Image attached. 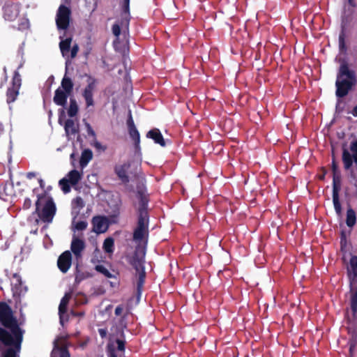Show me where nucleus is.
<instances>
[{
	"mask_svg": "<svg viewBox=\"0 0 357 357\" xmlns=\"http://www.w3.org/2000/svg\"><path fill=\"white\" fill-rule=\"evenodd\" d=\"M34 176H35L34 173H32V172L29 173V174H27V176H28L29 178H32V177H33Z\"/></svg>",
	"mask_w": 357,
	"mask_h": 357,
	"instance_id": "09e8293b",
	"label": "nucleus"
},
{
	"mask_svg": "<svg viewBox=\"0 0 357 357\" xmlns=\"http://www.w3.org/2000/svg\"><path fill=\"white\" fill-rule=\"evenodd\" d=\"M19 6L15 3H8L3 8V16L6 20L13 21L18 16Z\"/></svg>",
	"mask_w": 357,
	"mask_h": 357,
	"instance_id": "dca6fc26",
	"label": "nucleus"
},
{
	"mask_svg": "<svg viewBox=\"0 0 357 357\" xmlns=\"http://www.w3.org/2000/svg\"><path fill=\"white\" fill-rule=\"evenodd\" d=\"M351 303L357 304V291L351 289Z\"/></svg>",
	"mask_w": 357,
	"mask_h": 357,
	"instance_id": "58836bf2",
	"label": "nucleus"
},
{
	"mask_svg": "<svg viewBox=\"0 0 357 357\" xmlns=\"http://www.w3.org/2000/svg\"><path fill=\"white\" fill-rule=\"evenodd\" d=\"M19 94V89L15 88H10L7 91V102L10 103L13 102Z\"/></svg>",
	"mask_w": 357,
	"mask_h": 357,
	"instance_id": "7c9ffc66",
	"label": "nucleus"
},
{
	"mask_svg": "<svg viewBox=\"0 0 357 357\" xmlns=\"http://www.w3.org/2000/svg\"><path fill=\"white\" fill-rule=\"evenodd\" d=\"M2 130L1 125L0 124V130Z\"/></svg>",
	"mask_w": 357,
	"mask_h": 357,
	"instance_id": "6e6d98bb",
	"label": "nucleus"
},
{
	"mask_svg": "<svg viewBox=\"0 0 357 357\" xmlns=\"http://www.w3.org/2000/svg\"><path fill=\"white\" fill-rule=\"evenodd\" d=\"M349 264L347 265V272L349 277L354 280L357 278V256L350 255L347 259Z\"/></svg>",
	"mask_w": 357,
	"mask_h": 357,
	"instance_id": "412c9836",
	"label": "nucleus"
},
{
	"mask_svg": "<svg viewBox=\"0 0 357 357\" xmlns=\"http://www.w3.org/2000/svg\"><path fill=\"white\" fill-rule=\"evenodd\" d=\"M96 90V81L89 77L87 81V85L83 89L82 96L85 101L86 106L87 107L93 106L94 104L93 95Z\"/></svg>",
	"mask_w": 357,
	"mask_h": 357,
	"instance_id": "ddd939ff",
	"label": "nucleus"
},
{
	"mask_svg": "<svg viewBox=\"0 0 357 357\" xmlns=\"http://www.w3.org/2000/svg\"><path fill=\"white\" fill-rule=\"evenodd\" d=\"M73 89V83L71 79L64 76L62 79L61 86L55 91L53 98L54 102L59 106L65 107L67 105V100L71 94Z\"/></svg>",
	"mask_w": 357,
	"mask_h": 357,
	"instance_id": "423d86ee",
	"label": "nucleus"
},
{
	"mask_svg": "<svg viewBox=\"0 0 357 357\" xmlns=\"http://www.w3.org/2000/svg\"><path fill=\"white\" fill-rule=\"evenodd\" d=\"M137 198L139 199L137 206L139 218L137 227L134 232V239L135 241H142L148 234V214L146 211L148 200L146 197L142 194H139Z\"/></svg>",
	"mask_w": 357,
	"mask_h": 357,
	"instance_id": "20e7f679",
	"label": "nucleus"
},
{
	"mask_svg": "<svg viewBox=\"0 0 357 357\" xmlns=\"http://www.w3.org/2000/svg\"><path fill=\"white\" fill-rule=\"evenodd\" d=\"M354 112H357V105L354 107Z\"/></svg>",
	"mask_w": 357,
	"mask_h": 357,
	"instance_id": "603ef678",
	"label": "nucleus"
},
{
	"mask_svg": "<svg viewBox=\"0 0 357 357\" xmlns=\"http://www.w3.org/2000/svg\"><path fill=\"white\" fill-rule=\"evenodd\" d=\"M85 126L86 128V131L89 136L92 137L91 139V145H93L96 149L100 151H105L106 147L102 146L100 142H98L96 137V133L87 122H85Z\"/></svg>",
	"mask_w": 357,
	"mask_h": 357,
	"instance_id": "b1692460",
	"label": "nucleus"
},
{
	"mask_svg": "<svg viewBox=\"0 0 357 357\" xmlns=\"http://www.w3.org/2000/svg\"><path fill=\"white\" fill-rule=\"evenodd\" d=\"M71 253L70 251H65L58 259L57 264L59 268L66 273L70 268L71 265Z\"/></svg>",
	"mask_w": 357,
	"mask_h": 357,
	"instance_id": "f3484780",
	"label": "nucleus"
},
{
	"mask_svg": "<svg viewBox=\"0 0 357 357\" xmlns=\"http://www.w3.org/2000/svg\"><path fill=\"white\" fill-rule=\"evenodd\" d=\"M21 82H22L21 76L17 71H15L14 73L13 77L12 88L20 89V88L21 86Z\"/></svg>",
	"mask_w": 357,
	"mask_h": 357,
	"instance_id": "473e14b6",
	"label": "nucleus"
},
{
	"mask_svg": "<svg viewBox=\"0 0 357 357\" xmlns=\"http://www.w3.org/2000/svg\"><path fill=\"white\" fill-rule=\"evenodd\" d=\"M93 231L97 234L104 233L108 228L107 220L102 217H96L93 220Z\"/></svg>",
	"mask_w": 357,
	"mask_h": 357,
	"instance_id": "aec40b11",
	"label": "nucleus"
},
{
	"mask_svg": "<svg viewBox=\"0 0 357 357\" xmlns=\"http://www.w3.org/2000/svg\"><path fill=\"white\" fill-rule=\"evenodd\" d=\"M125 350V338L122 327L112 326L109 332L108 357H122Z\"/></svg>",
	"mask_w": 357,
	"mask_h": 357,
	"instance_id": "7ed1b4c3",
	"label": "nucleus"
},
{
	"mask_svg": "<svg viewBox=\"0 0 357 357\" xmlns=\"http://www.w3.org/2000/svg\"><path fill=\"white\" fill-rule=\"evenodd\" d=\"M83 172L76 169L71 170L68 174L59 181V185L64 193L70 190V185H75L82 179Z\"/></svg>",
	"mask_w": 357,
	"mask_h": 357,
	"instance_id": "9d476101",
	"label": "nucleus"
},
{
	"mask_svg": "<svg viewBox=\"0 0 357 357\" xmlns=\"http://www.w3.org/2000/svg\"><path fill=\"white\" fill-rule=\"evenodd\" d=\"M71 297L70 293H66L64 296L62 298L61 303L59 306V314L60 317V323L61 325H63L66 321L68 320V315L66 314V308L69 300Z\"/></svg>",
	"mask_w": 357,
	"mask_h": 357,
	"instance_id": "2eb2a0df",
	"label": "nucleus"
},
{
	"mask_svg": "<svg viewBox=\"0 0 357 357\" xmlns=\"http://www.w3.org/2000/svg\"><path fill=\"white\" fill-rule=\"evenodd\" d=\"M93 158V153L90 149H84L81 155L79 160L80 167L83 169L91 160Z\"/></svg>",
	"mask_w": 357,
	"mask_h": 357,
	"instance_id": "a878e982",
	"label": "nucleus"
},
{
	"mask_svg": "<svg viewBox=\"0 0 357 357\" xmlns=\"http://www.w3.org/2000/svg\"><path fill=\"white\" fill-rule=\"evenodd\" d=\"M351 309L354 314L356 313L357 311V304L351 303Z\"/></svg>",
	"mask_w": 357,
	"mask_h": 357,
	"instance_id": "c03bdc74",
	"label": "nucleus"
},
{
	"mask_svg": "<svg viewBox=\"0 0 357 357\" xmlns=\"http://www.w3.org/2000/svg\"><path fill=\"white\" fill-rule=\"evenodd\" d=\"M333 168L334 173H335L337 167L334 162L333 163Z\"/></svg>",
	"mask_w": 357,
	"mask_h": 357,
	"instance_id": "8fccbe9b",
	"label": "nucleus"
},
{
	"mask_svg": "<svg viewBox=\"0 0 357 357\" xmlns=\"http://www.w3.org/2000/svg\"><path fill=\"white\" fill-rule=\"evenodd\" d=\"M69 0H65L66 2H68Z\"/></svg>",
	"mask_w": 357,
	"mask_h": 357,
	"instance_id": "4d7b16f0",
	"label": "nucleus"
},
{
	"mask_svg": "<svg viewBox=\"0 0 357 357\" xmlns=\"http://www.w3.org/2000/svg\"><path fill=\"white\" fill-rule=\"evenodd\" d=\"M51 357H70L63 338H59L54 341Z\"/></svg>",
	"mask_w": 357,
	"mask_h": 357,
	"instance_id": "4468645a",
	"label": "nucleus"
},
{
	"mask_svg": "<svg viewBox=\"0 0 357 357\" xmlns=\"http://www.w3.org/2000/svg\"><path fill=\"white\" fill-rule=\"evenodd\" d=\"M144 256V249L143 248H138L135 251V256L130 259V264L135 267L139 274L138 289L142 287L145 277L143 267Z\"/></svg>",
	"mask_w": 357,
	"mask_h": 357,
	"instance_id": "6e6552de",
	"label": "nucleus"
},
{
	"mask_svg": "<svg viewBox=\"0 0 357 357\" xmlns=\"http://www.w3.org/2000/svg\"><path fill=\"white\" fill-rule=\"evenodd\" d=\"M29 27V22L27 19H22L21 23L19 24V29L21 30L27 29Z\"/></svg>",
	"mask_w": 357,
	"mask_h": 357,
	"instance_id": "4c0bfd02",
	"label": "nucleus"
},
{
	"mask_svg": "<svg viewBox=\"0 0 357 357\" xmlns=\"http://www.w3.org/2000/svg\"><path fill=\"white\" fill-rule=\"evenodd\" d=\"M123 308L122 306H121V305L117 306L115 309V314L117 316L121 315L123 312Z\"/></svg>",
	"mask_w": 357,
	"mask_h": 357,
	"instance_id": "a19ab883",
	"label": "nucleus"
},
{
	"mask_svg": "<svg viewBox=\"0 0 357 357\" xmlns=\"http://www.w3.org/2000/svg\"><path fill=\"white\" fill-rule=\"evenodd\" d=\"M13 280H15L17 282H19V284H20V276H18L17 275L15 274L13 275Z\"/></svg>",
	"mask_w": 357,
	"mask_h": 357,
	"instance_id": "49530a36",
	"label": "nucleus"
},
{
	"mask_svg": "<svg viewBox=\"0 0 357 357\" xmlns=\"http://www.w3.org/2000/svg\"><path fill=\"white\" fill-rule=\"evenodd\" d=\"M87 223L85 221H79L77 222H73L74 229L78 231H82L85 229Z\"/></svg>",
	"mask_w": 357,
	"mask_h": 357,
	"instance_id": "c9c22d12",
	"label": "nucleus"
},
{
	"mask_svg": "<svg viewBox=\"0 0 357 357\" xmlns=\"http://www.w3.org/2000/svg\"><path fill=\"white\" fill-rule=\"evenodd\" d=\"M355 84L354 72L349 68L346 63H342L340 66L335 82L337 97L342 98L347 96Z\"/></svg>",
	"mask_w": 357,
	"mask_h": 357,
	"instance_id": "f03ea898",
	"label": "nucleus"
},
{
	"mask_svg": "<svg viewBox=\"0 0 357 357\" xmlns=\"http://www.w3.org/2000/svg\"><path fill=\"white\" fill-rule=\"evenodd\" d=\"M31 205V199H26L24 200V207L25 208H30Z\"/></svg>",
	"mask_w": 357,
	"mask_h": 357,
	"instance_id": "79ce46f5",
	"label": "nucleus"
},
{
	"mask_svg": "<svg viewBox=\"0 0 357 357\" xmlns=\"http://www.w3.org/2000/svg\"><path fill=\"white\" fill-rule=\"evenodd\" d=\"M59 122L63 125L68 135L75 134L78 131V118L77 113H60Z\"/></svg>",
	"mask_w": 357,
	"mask_h": 357,
	"instance_id": "1a4fd4ad",
	"label": "nucleus"
},
{
	"mask_svg": "<svg viewBox=\"0 0 357 357\" xmlns=\"http://www.w3.org/2000/svg\"><path fill=\"white\" fill-rule=\"evenodd\" d=\"M341 252L342 254V259L344 263L347 262V259L351 255L350 245L347 243L346 237L342 234L340 241Z\"/></svg>",
	"mask_w": 357,
	"mask_h": 357,
	"instance_id": "393cba45",
	"label": "nucleus"
},
{
	"mask_svg": "<svg viewBox=\"0 0 357 357\" xmlns=\"http://www.w3.org/2000/svg\"><path fill=\"white\" fill-rule=\"evenodd\" d=\"M114 239L107 238L104 241L103 249L105 252L112 254L114 252Z\"/></svg>",
	"mask_w": 357,
	"mask_h": 357,
	"instance_id": "c756f323",
	"label": "nucleus"
},
{
	"mask_svg": "<svg viewBox=\"0 0 357 357\" xmlns=\"http://www.w3.org/2000/svg\"><path fill=\"white\" fill-rule=\"evenodd\" d=\"M79 107L75 98H70V105L68 112H78Z\"/></svg>",
	"mask_w": 357,
	"mask_h": 357,
	"instance_id": "f704fd0d",
	"label": "nucleus"
},
{
	"mask_svg": "<svg viewBox=\"0 0 357 357\" xmlns=\"http://www.w3.org/2000/svg\"><path fill=\"white\" fill-rule=\"evenodd\" d=\"M146 137L153 139L156 144H160L161 146H165V139L160 131L157 128L149 131L146 134Z\"/></svg>",
	"mask_w": 357,
	"mask_h": 357,
	"instance_id": "5701e85b",
	"label": "nucleus"
},
{
	"mask_svg": "<svg viewBox=\"0 0 357 357\" xmlns=\"http://www.w3.org/2000/svg\"><path fill=\"white\" fill-rule=\"evenodd\" d=\"M61 41L59 43V47L62 56L67 60V61L70 59H73L76 56L79 47L77 44H74L71 47V38H66L65 39L63 38V36H60Z\"/></svg>",
	"mask_w": 357,
	"mask_h": 357,
	"instance_id": "9b49d317",
	"label": "nucleus"
},
{
	"mask_svg": "<svg viewBox=\"0 0 357 357\" xmlns=\"http://www.w3.org/2000/svg\"><path fill=\"white\" fill-rule=\"evenodd\" d=\"M339 182H340L339 176L337 175V174L335 172V173H334V176H333V188L335 185L338 188V190H340V188L337 185V183H339Z\"/></svg>",
	"mask_w": 357,
	"mask_h": 357,
	"instance_id": "ea45409f",
	"label": "nucleus"
},
{
	"mask_svg": "<svg viewBox=\"0 0 357 357\" xmlns=\"http://www.w3.org/2000/svg\"><path fill=\"white\" fill-rule=\"evenodd\" d=\"M351 151L352 152L354 161L357 162V141L351 143Z\"/></svg>",
	"mask_w": 357,
	"mask_h": 357,
	"instance_id": "e433bc0d",
	"label": "nucleus"
},
{
	"mask_svg": "<svg viewBox=\"0 0 357 357\" xmlns=\"http://www.w3.org/2000/svg\"><path fill=\"white\" fill-rule=\"evenodd\" d=\"M0 322L10 332L0 328V357H17L22 341V331L10 307L0 303Z\"/></svg>",
	"mask_w": 357,
	"mask_h": 357,
	"instance_id": "f257e3e1",
	"label": "nucleus"
},
{
	"mask_svg": "<svg viewBox=\"0 0 357 357\" xmlns=\"http://www.w3.org/2000/svg\"><path fill=\"white\" fill-rule=\"evenodd\" d=\"M36 211L39 218L45 222H51L56 213V206L52 197L47 195H42L36 202Z\"/></svg>",
	"mask_w": 357,
	"mask_h": 357,
	"instance_id": "39448f33",
	"label": "nucleus"
},
{
	"mask_svg": "<svg viewBox=\"0 0 357 357\" xmlns=\"http://www.w3.org/2000/svg\"><path fill=\"white\" fill-rule=\"evenodd\" d=\"M348 4L351 7L354 8L356 6L355 1L354 0H348Z\"/></svg>",
	"mask_w": 357,
	"mask_h": 357,
	"instance_id": "a18cd8bd",
	"label": "nucleus"
},
{
	"mask_svg": "<svg viewBox=\"0 0 357 357\" xmlns=\"http://www.w3.org/2000/svg\"><path fill=\"white\" fill-rule=\"evenodd\" d=\"M75 153H71V154H70V158H71L72 160H74V158H75Z\"/></svg>",
	"mask_w": 357,
	"mask_h": 357,
	"instance_id": "3c124183",
	"label": "nucleus"
},
{
	"mask_svg": "<svg viewBox=\"0 0 357 357\" xmlns=\"http://www.w3.org/2000/svg\"><path fill=\"white\" fill-rule=\"evenodd\" d=\"M129 167H130V165L128 163L119 165H116L115 167V172H116L117 176L123 183H127L128 181L127 172H128Z\"/></svg>",
	"mask_w": 357,
	"mask_h": 357,
	"instance_id": "4be33fe9",
	"label": "nucleus"
},
{
	"mask_svg": "<svg viewBox=\"0 0 357 357\" xmlns=\"http://www.w3.org/2000/svg\"><path fill=\"white\" fill-rule=\"evenodd\" d=\"M333 202L335 212L338 215H340L342 208L339 201V190L335 185L333 190Z\"/></svg>",
	"mask_w": 357,
	"mask_h": 357,
	"instance_id": "bb28decb",
	"label": "nucleus"
},
{
	"mask_svg": "<svg viewBox=\"0 0 357 357\" xmlns=\"http://www.w3.org/2000/svg\"><path fill=\"white\" fill-rule=\"evenodd\" d=\"M340 49L344 48V41H343V39L342 38V37H340Z\"/></svg>",
	"mask_w": 357,
	"mask_h": 357,
	"instance_id": "de8ad7c7",
	"label": "nucleus"
},
{
	"mask_svg": "<svg viewBox=\"0 0 357 357\" xmlns=\"http://www.w3.org/2000/svg\"><path fill=\"white\" fill-rule=\"evenodd\" d=\"M70 15V10L68 7L63 5L59 6L56 18V22L59 29L66 30L68 27Z\"/></svg>",
	"mask_w": 357,
	"mask_h": 357,
	"instance_id": "f8f14e48",
	"label": "nucleus"
},
{
	"mask_svg": "<svg viewBox=\"0 0 357 357\" xmlns=\"http://www.w3.org/2000/svg\"><path fill=\"white\" fill-rule=\"evenodd\" d=\"M95 269L107 278H112L114 277V275L105 266H104L102 264L96 265L95 266Z\"/></svg>",
	"mask_w": 357,
	"mask_h": 357,
	"instance_id": "2f4dec72",
	"label": "nucleus"
},
{
	"mask_svg": "<svg viewBox=\"0 0 357 357\" xmlns=\"http://www.w3.org/2000/svg\"><path fill=\"white\" fill-rule=\"evenodd\" d=\"M129 3L130 0H123L121 20L112 26V33L117 38L119 36L121 31L123 33L128 31L130 22Z\"/></svg>",
	"mask_w": 357,
	"mask_h": 357,
	"instance_id": "0eeeda50",
	"label": "nucleus"
},
{
	"mask_svg": "<svg viewBox=\"0 0 357 357\" xmlns=\"http://www.w3.org/2000/svg\"><path fill=\"white\" fill-rule=\"evenodd\" d=\"M353 114H354V115L355 116H357V112H356V113H353Z\"/></svg>",
	"mask_w": 357,
	"mask_h": 357,
	"instance_id": "864d4df0",
	"label": "nucleus"
},
{
	"mask_svg": "<svg viewBox=\"0 0 357 357\" xmlns=\"http://www.w3.org/2000/svg\"><path fill=\"white\" fill-rule=\"evenodd\" d=\"M353 155H351V153L347 149H344L342 154V160L345 169H349L351 167L353 163Z\"/></svg>",
	"mask_w": 357,
	"mask_h": 357,
	"instance_id": "c85d7f7f",
	"label": "nucleus"
},
{
	"mask_svg": "<svg viewBox=\"0 0 357 357\" xmlns=\"http://www.w3.org/2000/svg\"><path fill=\"white\" fill-rule=\"evenodd\" d=\"M356 216L355 211L351 208H348L347 211V225L349 227H353L356 224Z\"/></svg>",
	"mask_w": 357,
	"mask_h": 357,
	"instance_id": "cd10ccee",
	"label": "nucleus"
},
{
	"mask_svg": "<svg viewBox=\"0 0 357 357\" xmlns=\"http://www.w3.org/2000/svg\"><path fill=\"white\" fill-rule=\"evenodd\" d=\"M84 203L81 197H77L73 201V209L76 210L77 213H78L79 210L84 207Z\"/></svg>",
	"mask_w": 357,
	"mask_h": 357,
	"instance_id": "72a5a7b5",
	"label": "nucleus"
},
{
	"mask_svg": "<svg viewBox=\"0 0 357 357\" xmlns=\"http://www.w3.org/2000/svg\"><path fill=\"white\" fill-rule=\"evenodd\" d=\"M98 332H99L100 335L102 337H105V336H106V335H107V331H106L105 329H103V328H100V329H99V330H98Z\"/></svg>",
	"mask_w": 357,
	"mask_h": 357,
	"instance_id": "37998d69",
	"label": "nucleus"
},
{
	"mask_svg": "<svg viewBox=\"0 0 357 357\" xmlns=\"http://www.w3.org/2000/svg\"><path fill=\"white\" fill-rule=\"evenodd\" d=\"M127 124L128 127L130 136L133 139L136 146L137 147L140 142V136L138 130H137L135 126L134 121L132 119L131 114L128 116Z\"/></svg>",
	"mask_w": 357,
	"mask_h": 357,
	"instance_id": "6ab92c4d",
	"label": "nucleus"
},
{
	"mask_svg": "<svg viewBox=\"0 0 357 357\" xmlns=\"http://www.w3.org/2000/svg\"><path fill=\"white\" fill-rule=\"evenodd\" d=\"M71 162H72V165L74 166L75 165L74 161L73 160Z\"/></svg>",
	"mask_w": 357,
	"mask_h": 357,
	"instance_id": "5fc2aeb1",
	"label": "nucleus"
},
{
	"mask_svg": "<svg viewBox=\"0 0 357 357\" xmlns=\"http://www.w3.org/2000/svg\"><path fill=\"white\" fill-rule=\"evenodd\" d=\"M84 242L74 235L71 242L70 249L77 259L81 257L82 252L84 250Z\"/></svg>",
	"mask_w": 357,
	"mask_h": 357,
	"instance_id": "a211bd4d",
	"label": "nucleus"
}]
</instances>
